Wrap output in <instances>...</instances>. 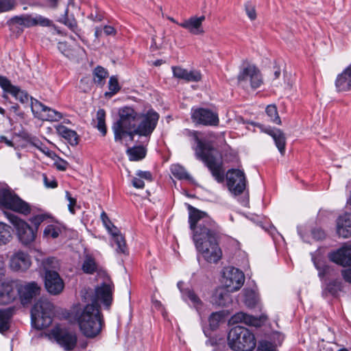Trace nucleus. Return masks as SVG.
<instances>
[{
	"mask_svg": "<svg viewBox=\"0 0 351 351\" xmlns=\"http://www.w3.org/2000/svg\"><path fill=\"white\" fill-rule=\"evenodd\" d=\"M245 12L247 14L248 17L251 20H254L256 18V13L254 6L250 5V3H247L245 5Z\"/></svg>",
	"mask_w": 351,
	"mask_h": 351,
	"instance_id": "obj_55",
	"label": "nucleus"
},
{
	"mask_svg": "<svg viewBox=\"0 0 351 351\" xmlns=\"http://www.w3.org/2000/svg\"><path fill=\"white\" fill-rule=\"evenodd\" d=\"M228 344L235 351H252L256 347V341L250 330L237 326L232 328L228 332Z\"/></svg>",
	"mask_w": 351,
	"mask_h": 351,
	"instance_id": "obj_5",
	"label": "nucleus"
},
{
	"mask_svg": "<svg viewBox=\"0 0 351 351\" xmlns=\"http://www.w3.org/2000/svg\"><path fill=\"white\" fill-rule=\"evenodd\" d=\"M57 261L55 258H47L43 261L42 265L45 271V285L47 291L52 295L60 293L64 287L62 279L58 273L51 271V268H56Z\"/></svg>",
	"mask_w": 351,
	"mask_h": 351,
	"instance_id": "obj_7",
	"label": "nucleus"
},
{
	"mask_svg": "<svg viewBox=\"0 0 351 351\" xmlns=\"http://www.w3.org/2000/svg\"><path fill=\"white\" fill-rule=\"evenodd\" d=\"M111 235L112 237L113 242L117 245L115 249L116 252L118 254L128 255V249L125 243V238L121 234H120L119 230L117 231V232H113Z\"/></svg>",
	"mask_w": 351,
	"mask_h": 351,
	"instance_id": "obj_32",
	"label": "nucleus"
},
{
	"mask_svg": "<svg viewBox=\"0 0 351 351\" xmlns=\"http://www.w3.org/2000/svg\"><path fill=\"white\" fill-rule=\"evenodd\" d=\"M58 134L68 141L71 145H76L78 143V135L75 131L67 127L60 125L56 128Z\"/></svg>",
	"mask_w": 351,
	"mask_h": 351,
	"instance_id": "obj_30",
	"label": "nucleus"
},
{
	"mask_svg": "<svg viewBox=\"0 0 351 351\" xmlns=\"http://www.w3.org/2000/svg\"><path fill=\"white\" fill-rule=\"evenodd\" d=\"M245 281L243 273L234 267H228L223 271V285L230 292L237 291L243 286Z\"/></svg>",
	"mask_w": 351,
	"mask_h": 351,
	"instance_id": "obj_15",
	"label": "nucleus"
},
{
	"mask_svg": "<svg viewBox=\"0 0 351 351\" xmlns=\"http://www.w3.org/2000/svg\"><path fill=\"white\" fill-rule=\"evenodd\" d=\"M335 87L338 92L351 90V64L337 75Z\"/></svg>",
	"mask_w": 351,
	"mask_h": 351,
	"instance_id": "obj_24",
	"label": "nucleus"
},
{
	"mask_svg": "<svg viewBox=\"0 0 351 351\" xmlns=\"http://www.w3.org/2000/svg\"><path fill=\"white\" fill-rule=\"evenodd\" d=\"M40 287L36 282H29L19 285L17 292L23 304L29 303L32 300L40 294Z\"/></svg>",
	"mask_w": 351,
	"mask_h": 351,
	"instance_id": "obj_18",
	"label": "nucleus"
},
{
	"mask_svg": "<svg viewBox=\"0 0 351 351\" xmlns=\"http://www.w3.org/2000/svg\"><path fill=\"white\" fill-rule=\"evenodd\" d=\"M0 204L24 215H27L31 213V207L29 204L8 189L0 190Z\"/></svg>",
	"mask_w": 351,
	"mask_h": 351,
	"instance_id": "obj_10",
	"label": "nucleus"
},
{
	"mask_svg": "<svg viewBox=\"0 0 351 351\" xmlns=\"http://www.w3.org/2000/svg\"><path fill=\"white\" fill-rule=\"evenodd\" d=\"M30 144L34 147H36L43 154H45L49 158H53L55 156V153L50 150L47 147L44 145L42 142H40L38 139L32 138L29 141Z\"/></svg>",
	"mask_w": 351,
	"mask_h": 351,
	"instance_id": "obj_43",
	"label": "nucleus"
},
{
	"mask_svg": "<svg viewBox=\"0 0 351 351\" xmlns=\"http://www.w3.org/2000/svg\"><path fill=\"white\" fill-rule=\"evenodd\" d=\"M82 269L84 273L93 274L97 271V265L93 257L87 256L83 262Z\"/></svg>",
	"mask_w": 351,
	"mask_h": 351,
	"instance_id": "obj_39",
	"label": "nucleus"
},
{
	"mask_svg": "<svg viewBox=\"0 0 351 351\" xmlns=\"http://www.w3.org/2000/svg\"><path fill=\"white\" fill-rule=\"evenodd\" d=\"M238 83L243 88L250 86L253 89L259 88L263 84V78L260 71L252 64H248L239 72Z\"/></svg>",
	"mask_w": 351,
	"mask_h": 351,
	"instance_id": "obj_11",
	"label": "nucleus"
},
{
	"mask_svg": "<svg viewBox=\"0 0 351 351\" xmlns=\"http://www.w3.org/2000/svg\"><path fill=\"white\" fill-rule=\"evenodd\" d=\"M100 217L104 226L110 234H113V232H117V231L119 230V229L113 225L107 214L104 211L101 213Z\"/></svg>",
	"mask_w": 351,
	"mask_h": 351,
	"instance_id": "obj_45",
	"label": "nucleus"
},
{
	"mask_svg": "<svg viewBox=\"0 0 351 351\" xmlns=\"http://www.w3.org/2000/svg\"><path fill=\"white\" fill-rule=\"evenodd\" d=\"M195 154L197 158L208 167L215 180L219 183L223 182L224 180L223 162L220 158H217V150L210 143L198 140Z\"/></svg>",
	"mask_w": 351,
	"mask_h": 351,
	"instance_id": "obj_3",
	"label": "nucleus"
},
{
	"mask_svg": "<svg viewBox=\"0 0 351 351\" xmlns=\"http://www.w3.org/2000/svg\"><path fill=\"white\" fill-rule=\"evenodd\" d=\"M204 20V16H201L199 17L192 16L182 23H178V25L187 29L193 34L199 35L204 33L202 22Z\"/></svg>",
	"mask_w": 351,
	"mask_h": 351,
	"instance_id": "obj_22",
	"label": "nucleus"
},
{
	"mask_svg": "<svg viewBox=\"0 0 351 351\" xmlns=\"http://www.w3.org/2000/svg\"><path fill=\"white\" fill-rule=\"evenodd\" d=\"M132 183L133 186L136 189H143L145 186L144 180L138 176L133 178Z\"/></svg>",
	"mask_w": 351,
	"mask_h": 351,
	"instance_id": "obj_58",
	"label": "nucleus"
},
{
	"mask_svg": "<svg viewBox=\"0 0 351 351\" xmlns=\"http://www.w3.org/2000/svg\"><path fill=\"white\" fill-rule=\"evenodd\" d=\"M34 15V23L35 25H40L42 27H49L52 24V21L49 19L44 17L39 14Z\"/></svg>",
	"mask_w": 351,
	"mask_h": 351,
	"instance_id": "obj_50",
	"label": "nucleus"
},
{
	"mask_svg": "<svg viewBox=\"0 0 351 351\" xmlns=\"http://www.w3.org/2000/svg\"><path fill=\"white\" fill-rule=\"evenodd\" d=\"M191 119L196 124L203 125L217 126L219 123L217 112L204 108H192Z\"/></svg>",
	"mask_w": 351,
	"mask_h": 351,
	"instance_id": "obj_14",
	"label": "nucleus"
},
{
	"mask_svg": "<svg viewBox=\"0 0 351 351\" xmlns=\"http://www.w3.org/2000/svg\"><path fill=\"white\" fill-rule=\"evenodd\" d=\"M159 119V114L154 110L146 113H139L136 126L132 133L148 138L155 130Z\"/></svg>",
	"mask_w": 351,
	"mask_h": 351,
	"instance_id": "obj_9",
	"label": "nucleus"
},
{
	"mask_svg": "<svg viewBox=\"0 0 351 351\" xmlns=\"http://www.w3.org/2000/svg\"><path fill=\"white\" fill-rule=\"evenodd\" d=\"M88 18L90 19L91 20H93V21L99 22V21H102L104 17L101 14H100L99 12H97V11H96L95 13H93L92 12L90 14V15L88 16Z\"/></svg>",
	"mask_w": 351,
	"mask_h": 351,
	"instance_id": "obj_64",
	"label": "nucleus"
},
{
	"mask_svg": "<svg viewBox=\"0 0 351 351\" xmlns=\"http://www.w3.org/2000/svg\"><path fill=\"white\" fill-rule=\"evenodd\" d=\"M113 291L114 285L110 279H107L96 287L93 304L99 305L98 303L100 302L108 309L112 302Z\"/></svg>",
	"mask_w": 351,
	"mask_h": 351,
	"instance_id": "obj_12",
	"label": "nucleus"
},
{
	"mask_svg": "<svg viewBox=\"0 0 351 351\" xmlns=\"http://www.w3.org/2000/svg\"><path fill=\"white\" fill-rule=\"evenodd\" d=\"M202 80V74L199 71H187L186 77L184 81L187 82H197Z\"/></svg>",
	"mask_w": 351,
	"mask_h": 351,
	"instance_id": "obj_49",
	"label": "nucleus"
},
{
	"mask_svg": "<svg viewBox=\"0 0 351 351\" xmlns=\"http://www.w3.org/2000/svg\"><path fill=\"white\" fill-rule=\"evenodd\" d=\"M189 222L197 250L209 263H217L222 252L217 242V223L205 213L189 205Z\"/></svg>",
	"mask_w": 351,
	"mask_h": 351,
	"instance_id": "obj_1",
	"label": "nucleus"
},
{
	"mask_svg": "<svg viewBox=\"0 0 351 351\" xmlns=\"http://www.w3.org/2000/svg\"><path fill=\"white\" fill-rule=\"evenodd\" d=\"M64 23L71 30L74 32L75 31L77 28V22L74 19H70L69 18H65L64 20Z\"/></svg>",
	"mask_w": 351,
	"mask_h": 351,
	"instance_id": "obj_60",
	"label": "nucleus"
},
{
	"mask_svg": "<svg viewBox=\"0 0 351 351\" xmlns=\"http://www.w3.org/2000/svg\"><path fill=\"white\" fill-rule=\"evenodd\" d=\"M243 292L245 304L249 308L254 307L258 301L255 291L252 289H245Z\"/></svg>",
	"mask_w": 351,
	"mask_h": 351,
	"instance_id": "obj_38",
	"label": "nucleus"
},
{
	"mask_svg": "<svg viewBox=\"0 0 351 351\" xmlns=\"http://www.w3.org/2000/svg\"><path fill=\"white\" fill-rule=\"evenodd\" d=\"M119 119L112 125V129L114 141L121 142L123 137L129 136L134 138L133 130L135 129L139 113L130 106H124L119 110Z\"/></svg>",
	"mask_w": 351,
	"mask_h": 351,
	"instance_id": "obj_4",
	"label": "nucleus"
},
{
	"mask_svg": "<svg viewBox=\"0 0 351 351\" xmlns=\"http://www.w3.org/2000/svg\"><path fill=\"white\" fill-rule=\"evenodd\" d=\"M6 273V268L3 256L0 255V280H1Z\"/></svg>",
	"mask_w": 351,
	"mask_h": 351,
	"instance_id": "obj_63",
	"label": "nucleus"
},
{
	"mask_svg": "<svg viewBox=\"0 0 351 351\" xmlns=\"http://www.w3.org/2000/svg\"><path fill=\"white\" fill-rule=\"evenodd\" d=\"M43 181L45 186L47 188L55 189L58 186V183L55 179L52 178L49 180L45 174H43Z\"/></svg>",
	"mask_w": 351,
	"mask_h": 351,
	"instance_id": "obj_57",
	"label": "nucleus"
},
{
	"mask_svg": "<svg viewBox=\"0 0 351 351\" xmlns=\"http://www.w3.org/2000/svg\"><path fill=\"white\" fill-rule=\"evenodd\" d=\"M239 323H244L248 326L258 327L261 324V321L260 319L246 314L243 312H239L230 317L229 324H236Z\"/></svg>",
	"mask_w": 351,
	"mask_h": 351,
	"instance_id": "obj_25",
	"label": "nucleus"
},
{
	"mask_svg": "<svg viewBox=\"0 0 351 351\" xmlns=\"http://www.w3.org/2000/svg\"><path fill=\"white\" fill-rule=\"evenodd\" d=\"M266 114L270 119V121L278 125L281 124V120L278 116L277 108L275 105H269L266 108Z\"/></svg>",
	"mask_w": 351,
	"mask_h": 351,
	"instance_id": "obj_44",
	"label": "nucleus"
},
{
	"mask_svg": "<svg viewBox=\"0 0 351 351\" xmlns=\"http://www.w3.org/2000/svg\"><path fill=\"white\" fill-rule=\"evenodd\" d=\"M136 176L149 182L153 180L152 174L150 171H148L139 170L136 172Z\"/></svg>",
	"mask_w": 351,
	"mask_h": 351,
	"instance_id": "obj_54",
	"label": "nucleus"
},
{
	"mask_svg": "<svg viewBox=\"0 0 351 351\" xmlns=\"http://www.w3.org/2000/svg\"><path fill=\"white\" fill-rule=\"evenodd\" d=\"M61 232V228L59 225L49 224L45 227L43 231V236L47 239H56L58 237Z\"/></svg>",
	"mask_w": 351,
	"mask_h": 351,
	"instance_id": "obj_37",
	"label": "nucleus"
},
{
	"mask_svg": "<svg viewBox=\"0 0 351 351\" xmlns=\"http://www.w3.org/2000/svg\"><path fill=\"white\" fill-rule=\"evenodd\" d=\"M341 275L344 280L351 284V267L341 271Z\"/></svg>",
	"mask_w": 351,
	"mask_h": 351,
	"instance_id": "obj_62",
	"label": "nucleus"
},
{
	"mask_svg": "<svg viewBox=\"0 0 351 351\" xmlns=\"http://www.w3.org/2000/svg\"><path fill=\"white\" fill-rule=\"evenodd\" d=\"M47 216L45 214H40L35 216H33L29 219V221L31 223L35 226V230L37 231L38 228L42 222H43L46 219Z\"/></svg>",
	"mask_w": 351,
	"mask_h": 351,
	"instance_id": "obj_52",
	"label": "nucleus"
},
{
	"mask_svg": "<svg viewBox=\"0 0 351 351\" xmlns=\"http://www.w3.org/2000/svg\"><path fill=\"white\" fill-rule=\"evenodd\" d=\"M53 304L47 298H40L31 310L32 324L38 329L47 328L52 323Z\"/></svg>",
	"mask_w": 351,
	"mask_h": 351,
	"instance_id": "obj_6",
	"label": "nucleus"
},
{
	"mask_svg": "<svg viewBox=\"0 0 351 351\" xmlns=\"http://www.w3.org/2000/svg\"><path fill=\"white\" fill-rule=\"evenodd\" d=\"M13 4L10 0H0V11H8L12 8Z\"/></svg>",
	"mask_w": 351,
	"mask_h": 351,
	"instance_id": "obj_56",
	"label": "nucleus"
},
{
	"mask_svg": "<svg viewBox=\"0 0 351 351\" xmlns=\"http://www.w3.org/2000/svg\"><path fill=\"white\" fill-rule=\"evenodd\" d=\"M223 317V314L221 312H215L213 313L208 319L209 325L211 329L215 330L216 329L218 326L219 323L221 321V319Z\"/></svg>",
	"mask_w": 351,
	"mask_h": 351,
	"instance_id": "obj_47",
	"label": "nucleus"
},
{
	"mask_svg": "<svg viewBox=\"0 0 351 351\" xmlns=\"http://www.w3.org/2000/svg\"><path fill=\"white\" fill-rule=\"evenodd\" d=\"M227 186L230 191L234 195L241 194L246 187V178L243 171L232 169L226 174Z\"/></svg>",
	"mask_w": 351,
	"mask_h": 351,
	"instance_id": "obj_13",
	"label": "nucleus"
},
{
	"mask_svg": "<svg viewBox=\"0 0 351 351\" xmlns=\"http://www.w3.org/2000/svg\"><path fill=\"white\" fill-rule=\"evenodd\" d=\"M34 20V14L23 15L14 19L16 23L27 27L35 26Z\"/></svg>",
	"mask_w": 351,
	"mask_h": 351,
	"instance_id": "obj_42",
	"label": "nucleus"
},
{
	"mask_svg": "<svg viewBox=\"0 0 351 351\" xmlns=\"http://www.w3.org/2000/svg\"><path fill=\"white\" fill-rule=\"evenodd\" d=\"M0 87L3 92L2 97L5 100H8V94H10L22 104L29 101V95L27 92L21 90L19 86L13 85L10 80L5 76L0 75Z\"/></svg>",
	"mask_w": 351,
	"mask_h": 351,
	"instance_id": "obj_16",
	"label": "nucleus"
},
{
	"mask_svg": "<svg viewBox=\"0 0 351 351\" xmlns=\"http://www.w3.org/2000/svg\"><path fill=\"white\" fill-rule=\"evenodd\" d=\"M314 265L318 270V275L320 278L324 277L329 273L330 267L321 263L320 261H316L315 259L313 258Z\"/></svg>",
	"mask_w": 351,
	"mask_h": 351,
	"instance_id": "obj_48",
	"label": "nucleus"
},
{
	"mask_svg": "<svg viewBox=\"0 0 351 351\" xmlns=\"http://www.w3.org/2000/svg\"><path fill=\"white\" fill-rule=\"evenodd\" d=\"M9 264L10 269L14 271H25L30 267L32 261L29 254L18 251L11 256Z\"/></svg>",
	"mask_w": 351,
	"mask_h": 351,
	"instance_id": "obj_20",
	"label": "nucleus"
},
{
	"mask_svg": "<svg viewBox=\"0 0 351 351\" xmlns=\"http://www.w3.org/2000/svg\"><path fill=\"white\" fill-rule=\"evenodd\" d=\"M182 282H179L178 283V287L180 289V291L182 293V299L185 301L189 300L191 304L198 311L202 306V302L193 290L189 288L182 289Z\"/></svg>",
	"mask_w": 351,
	"mask_h": 351,
	"instance_id": "obj_29",
	"label": "nucleus"
},
{
	"mask_svg": "<svg viewBox=\"0 0 351 351\" xmlns=\"http://www.w3.org/2000/svg\"><path fill=\"white\" fill-rule=\"evenodd\" d=\"M65 197L69 201L68 208L71 213H75L74 206L76 205V199L71 197L69 191L65 192Z\"/></svg>",
	"mask_w": 351,
	"mask_h": 351,
	"instance_id": "obj_53",
	"label": "nucleus"
},
{
	"mask_svg": "<svg viewBox=\"0 0 351 351\" xmlns=\"http://www.w3.org/2000/svg\"><path fill=\"white\" fill-rule=\"evenodd\" d=\"M229 292L230 291L228 289L226 290L223 289H217L212 296V302L220 306H227L232 301Z\"/></svg>",
	"mask_w": 351,
	"mask_h": 351,
	"instance_id": "obj_28",
	"label": "nucleus"
},
{
	"mask_svg": "<svg viewBox=\"0 0 351 351\" xmlns=\"http://www.w3.org/2000/svg\"><path fill=\"white\" fill-rule=\"evenodd\" d=\"M127 154L130 160L137 161L145 157L146 151L142 146H135L128 148Z\"/></svg>",
	"mask_w": 351,
	"mask_h": 351,
	"instance_id": "obj_34",
	"label": "nucleus"
},
{
	"mask_svg": "<svg viewBox=\"0 0 351 351\" xmlns=\"http://www.w3.org/2000/svg\"><path fill=\"white\" fill-rule=\"evenodd\" d=\"M342 283L340 280H334L330 282L326 286V290L332 295H336L341 290Z\"/></svg>",
	"mask_w": 351,
	"mask_h": 351,
	"instance_id": "obj_46",
	"label": "nucleus"
},
{
	"mask_svg": "<svg viewBox=\"0 0 351 351\" xmlns=\"http://www.w3.org/2000/svg\"><path fill=\"white\" fill-rule=\"evenodd\" d=\"M53 337L57 343L65 350H73L77 343V336L74 332L59 329L53 332Z\"/></svg>",
	"mask_w": 351,
	"mask_h": 351,
	"instance_id": "obj_19",
	"label": "nucleus"
},
{
	"mask_svg": "<svg viewBox=\"0 0 351 351\" xmlns=\"http://www.w3.org/2000/svg\"><path fill=\"white\" fill-rule=\"evenodd\" d=\"M106 112L104 109H99L96 114V128L101 133L103 136H105L107 132L106 123Z\"/></svg>",
	"mask_w": 351,
	"mask_h": 351,
	"instance_id": "obj_36",
	"label": "nucleus"
},
{
	"mask_svg": "<svg viewBox=\"0 0 351 351\" xmlns=\"http://www.w3.org/2000/svg\"><path fill=\"white\" fill-rule=\"evenodd\" d=\"M109 91L105 93L106 97L110 98L117 93L121 87L119 86L117 78L115 76H111L108 81Z\"/></svg>",
	"mask_w": 351,
	"mask_h": 351,
	"instance_id": "obj_41",
	"label": "nucleus"
},
{
	"mask_svg": "<svg viewBox=\"0 0 351 351\" xmlns=\"http://www.w3.org/2000/svg\"><path fill=\"white\" fill-rule=\"evenodd\" d=\"M171 69L173 77L180 80H185L187 74V69H185L181 66H172Z\"/></svg>",
	"mask_w": 351,
	"mask_h": 351,
	"instance_id": "obj_51",
	"label": "nucleus"
},
{
	"mask_svg": "<svg viewBox=\"0 0 351 351\" xmlns=\"http://www.w3.org/2000/svg\"><path fill=\"white\" fill-rule=\"evenodd\" d=\"M329 260L343 267L351 266V244L345 245L328 254Z\"/></svg>",
	"mask_w": 351,
	"mask_h": 351,
	"instance_id": "obj_21",
	"label": "nucleus"
},
{
	"mask_svg": "<svg viewBox=\"0 0 351 351\" xmlns=\"http://www.w3.org/2000/svg\"><path fill=\"white\" fill-rule=\"evenodd\" d=\"M337 233L339 237H351V213H345L337 219Z\"/></svg>",
	"mask_w": 351,
	"mask_h": 351,
	"instance_id": "obj_23",
	"label": "nucleus"
},
{
	"mask_svg": "<svg viewBox=\"0 0 351 351\" xmlns=\"http://www.w3.org/2000/svg\"><path fill=\"white\" fill-rule=\"evenodd\" d=\"M16 298L14 286L11 282H5L0 286V304H8Z\"/></svg>",
	"mask_w": 351,
	"mask_h": 351,
	"instance_id": "obj_26",
	"label": "nucleus"
},
{
	"mask_svg": "<svg viewBox=\"0 0 351 351\" xmlns=\"http://www.w3.org/2000/svg\"><path fill=\"white\" fill-rule=\"evenodd\" d=\"M265 132L272 136L276 147L281 154H284L285 150L286 141L282 132L278 129H272L267 128L265 129Z\"/></svg>",
	"mask_w": 351,
	"mask_h": 351,
	"instance_id": "obj_27",
	"label": "nucleus"
},
{
	"mask_svg": "<svg viewBox=\"0 0 351 351\" xmlns=\"http://www.w3.org/2000/svg\"><path fill=\"white\" fill-rule=\"evenodd\" d=\"M31 108L34 116L41 120L58 121L62 119L60 112L46 106L36 99H32Z\"/></svg>",
	"mask_w": 351,
	"mask_h": 351,
	"instance_id": "obj_17",
	"label": "nucleus"
},
{
	"mask_svg": "<svg viewBox=\"0 0 351 351\" xmlns=\"http://www.w3.org/2000/svg\"><path fill=\"white\" fill-rule=\"evenodd\" d=\"M258 350V351H276L275 349L273 348L272 345L267 341L261 342Z\"/></svg>",
	"mask_w": 351,
	"mask_h": 351,
	"instance_id": "obj_59",
	"label": "nucleus"
},
{
	"mask_svg": "<svg viewBox=\"0 0 351 351\" xmlns=\"http://www.w3.org/2000/svg\"><path fill=\"white\" fill-rule=\"evenodd\" d=\"M75 319L82 333L88 338L97 337L101 331L104 319L99 305L90 304L76 313Z\"/></svg>",
	"mask_w": 351,
	"mask_h": 351,
	"instance_id": "obj_2",
	"label": "nucleus"
},
{
	"mask_svg": "<svg viewBox=\"0 0 351 351\" xmlns=\"http://www.w3.org/2000/svg\"><path fill=\"white\" fill-rule=\"evenodd\" d=\"M68 165V162L62 159H60L55 162L56 168L60 171H65L67 169Z\"/></svg>",
	"mask_w": 351,
	"mask_h": 351,
	"instance_id": "obj_61",
	"label": "nucleus"
},
{
	"mask_svg": "<svg viewBox=\"0 0 351 351\" xmlns=\"http://www.w3.org/2000/svg\"><path fill=\"white\" fill-rule=\"evenodd\" d=\"M11 239L10 227L5 223L0 222V245H6Z\"/></svg>",
	"mask_w": 351,
	"mask_h": 351,
	"instance_id": "obj_35",
	"label": "nucleus"
},
{
	"mask_svg": "<svg viewBox=\"0 0 351 351\" xmlns=\"http://www.w3.org/2000/svg\"><path fill=\"white\" fill-rule=\"evenodd\" d=\"M108 75V71L102 66H97L93 71L94 82L99 85L104 84V81Z\"/></svg>",
	"mask_w": 351,
	"mask_h": 351,
	"instance_id": "obj_40",
	"label": "nucleus"
},
{
	"mask_svg": "<svg viewBox=\"0 0 351 351\" xmlns=\"http://www.w3.org/2000/svg\"><path fill=\"white\" fill-rule=\"evenodd\" d=\"M172 175L178 180H186L193 182V178L188 173L186 169L178 164L172 165L170 168Z\"/></svg>",
	"mask_w": 351,
	"mask_h": 351,
	"instance_id": "obj_33",
	"label": "nucleus"
},
{
	"mask_svg": "<svg viewBox=\"0 0 351 351\" xmlns=\"http://www.w3.org/2000/svg\"><path fill=\"white\" fill-rule=\"evenodd\" d=\"M6 216L16 229L21 243L25 246L30 245L36 239V230H34L26 221L14 214L6 213Z\"/></svg>",
	"mask_w": 351,
	"mask_h": 351,
	"instance_id": "obj_8",
	"label": "nucleus"
},
{
	"mask_svg": "<svg viewBox=\"0 0 351 351\" xmlns=\"http://www.w3.org/2000/svg\"><path fill=\"white\" fill-rule=\"evenodd\" d=\"M13 310L10 308L0 309V332L8 331L10 327Z\"/></svg>",
	"mask_w": 351,
	"mask_h": 351,
	"instance_id": "obj_31",
	"label": "nucleus"
}]
</instances>
